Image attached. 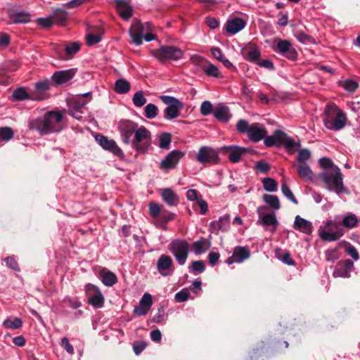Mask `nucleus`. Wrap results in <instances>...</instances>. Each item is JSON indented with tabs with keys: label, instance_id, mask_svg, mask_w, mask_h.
<instances>
[{
	"label": "nucleus",
	"instance_id": "obj_1",
	"mask_svg": "<svg viewBox=\"0 0 360 360\" xmlns=\"http://www.w3.org/2000/svg\"><path fill=\"white\" fill-rule=\"evenodd\" d=\"M319 163L323 171L318 174V179L322 181L329 191H333L338 195L342 193H348V190L343 184V174L340 168L335 165L328 158H321Z\"/></svg>",
	"mask_w": 360,
	"mask_h": 360
},
{
	"label": "nucleus",
	"instance_id": "obj_2",
	"mask_svg": "<svg viewBox=\"0 0 360 360\" xmlns=\"http://www.w3.org/2000/svg\"><path fill=\"white\" fill-rule=\"evenodd\" d=\"M63 116L58 111H50L42 117L32 120L29 122V127L37 131L41 135L59 132L63 128Z\"/></svg>",
	"mask_w": 360,
	"mask_h": 360
},
{
	"label": "nucleus",
	"instance_id": "obj_3",
	"mask_svg": "<svg viewBox=\"0 0 360 360\" xmlns=\"http://www.w3.org/2000/svg\"><path fill=\"white\" fill-rule=\"evenodd\" d=\"M346 114L334 103L328 104L324 110V126L329 130L339 131L347 122Z\"/></svg>",
	"mask_w": 360,
	"mask_h": 360
},
{
	"label": "nucleus",
	"instance_id": "obj_4",
	"mask_svg": "<svg viewBox=\"0 0 360 360\" xmlns=\"http://www.w3.org/2000/svg\"><path fill=\"white\" fill-rule=\"evenodd\" d=\"M150 54L160 62L178 60L184 56L183 51L174 46H162L159 49L150 51Z\"/></svg>",
	"mask_w": 360,
	"mask_h": 360
},
{
	"label": "nucleus",
	"instance_id": "obj_5",
	"mask_svg": "<svg viewBox=\"0 0 360 360\" xmlns=\"http://www.w3.org/2000/svg\"><path fill=\"white\" fill-rule=\"evenodd\" d=\"M151 141V133L145 127H137L134 138L131 141L132 147L139 153L147 152Z\"/></svg>",
	"mask_w": 360,
	"mask_h": 360
},
{
	"label": "nucleus",
	"instance_id": "obj_6",
	"mask_svg": "<svg viewBox=\"0 0 360 360\" xmlns=\"http://www.w3.org/2000/svg\"><path fill=\"white\" fill-rule=\"evenodd\" d=\"M189 248V243L186 240L176 239L169 245V250L181 266L184 265L187 260Z\"/></svg>",
	"mask_w": 360,
	"mask_h": 360
},
{
	"label": "nucleus",
	"instance_id": "obj_7",
	"mask_svg": "<svg viewBox=\"0 0 360 360\" xmlns=\"http://www.w3.org/2000/svg\"><path fill=\"white\" fill-rule=\"evenodd\" d=\"M160 99L167 105L163 112L165 119L173 120L180 115V112L184 108V104L181 101L170 96H161Z\"/></svg>",
	"mask_w": 360,
	"mask_h": 360
},
{
	"label": "nucleus",
	"instance_id": "obj_8",
	"mask_svg": "<svg viewBox=\"0 0 360 360\" xmlns=\"http://www.w3.org/2000/svg\"><path fill=\"white\" fill-rule=\"evenodd\" d=\"M319 233L321 240L325 241L338 240L344 234L340 224L331 221H327L324 228H321Z\"/></svg>",
	"mask_w": 360,
	"mask_h": 360
},
{
	"label": "nucleus",
	"instance_id": "obj_9",
	"mask_svg": "<svg viewBox=\"0 0 360 360\" xmlns=\"http://www.w3.org/2000/svg\"><path fill=\"white\" fill-rule=\"evenodd\" d=\"M272 49L276 53L290 60L295 61L297 59V51L292 43L287 39H276V44L272 46Z\"/></svg>",
	"mask_w": 360,
	"mask_h": 360
},
{
	"label": "nucleus",
	"instance_id": "obj_10",
	"mask_svg": "<svg viewBox=\"0 0 360 360\" xmlns=\"http://www.w3.org/2000/svg\"><path fill=\"white\" fill-rule=\"evenodd\" d=\"M84 290L89 304L96 309L103 307L105 299L101 291L97 286L91 283H88L85 285Z\"/></svg>",
	"mask_w": 360,
	"mask_h": 360
},
{
	"label": "nucleus",
	"instance_id": "obj_11",
	"mask_svg": "<svg viewBox=\"0 0 360 360\" xmlns=\"http://www.w3.org/2000/svg\"><path fill=\"white\" fill-rule=\"evenodd\" d=\"M151 24L150 22L141 23L136 21L130 27L129 34L133 42L139 46L143 42V37L146 32L151 31Z\"/></svg>",
	"mask_w": 360,
	"mask_h": 360
},
{
	"label": "nucleus",
	"instance_id": "obj_12",
	"mask_svg": "<svg viewBox=\"0 0 360 360\" xmlns=\"http://www.w3.org/2000/svg\"><path fill=\"white\" fill-rule=\"evenodd\" d=\"M137 127L138 124L129 120H122L119 122L118 130L124 143H129L130 138L134 134Z\"/></svg>",
	"mask_w": 360,
	"mask_h": 360
},
{
	"label": "nucleus",
	"instance_id": "obj_13",
	"mask_svg": "<svg viewBox=\"0 0 360 360\" xmlns=\"http://www.w3.org/2000/svg\"><path fill=\"white\" fill-rule=\"evenodd\" d=\"M264 207H259L257 208V214L259 215V219L257 221V225H262L265 227H270L269 231L274 233L278 226V221L276 219L275 212L262 214L261 210H264Z\"/></svg>",
	"mask_w": 360,
	"mask_h": 360
},
{
	"label": "nucleus",
	"instance_id": "obj_14",
	"mask_svg": "<svg viewBox=\"0 0 360 360\" xmlns=\"http://www.w3.org/2000/svg\"><path fill=\"white\" fill-rule=\"evenodd\" d=\"M197 160L202 164H217L219 156L217 151L210 147L202 146L197 154Z\"/></svg>",
	"mask_w": 360,
	"mask_h": 360
},
{
	"label": "nucleus",
	"instance_id": "obj_15",
	"mask_svg": "<svg viewBox=\"0 0 360 360\" xmlns=\"http://www.w3.org/2000/svg\"><path fill=\"white\" fill-rule=\"evenodd\" d=\"M96 140L103 149L111 152L120 158H124L122 150L113 139H109L107 136L98 134L96 136Z\"/></svg>",
	"mask_w": 360,
	"mask_h": 360
},
{
	"label": "nucleus",
	"instance_id": "obj_16",
	"mask_svg": "<svg viewBox=\"0 0 360 360\" xmlns=\"http://www.w3.org/2000/svg\"><path fill=\"white\" fill-rule=\"evenodd\" d=\"M183 156L184 153L180 150H174L171 151L161 161L160 165V169L166 170L174 169Z\"/></svg>",
	"mask_w": 360,
	"mask_h": 360
},
{
	"label": "nucleus",
	"instance_id": "obj_17",
	"mask_svg": "<svg viewBox=\"0 0 360 360\" xmlns=\"http://www.w3.org/2000/svg\"><path fill=\"white\" fill-rule=\"evenodd\" d=\"M353 269L354 263L350 259H348L344 261H340L335 267L333 276L335 278H349Z\"/></svg>",
	"mask_w": 360,
	"mask_h": 360
},
{
	"label": "nucleus",
	"instance_id": "obj_18",
	"mask_svg": "<svg viewBox=\"0 0 360 360\" xmlns=\"http://www.w3.org/2000/svg\"><path fill=\"white\" fill-rule=\"evenodd\" d=\"M173 265L174 262L170 256L161 255L157 262V269L162 276H167L174 271Z\"/></svg>",
	"mask_w": 360,
	"mask_h": 360
},
{
	"label": "nucleus",
	"instance_id": "obj_19",
	"mask_svg": "<svg viewBox=\"0 0 360 360\" xmlns=\"http://www.w3.org/2000/svg\"><path fill=\"white\" fill-rule=\"evenodd\" d=\"M250 256V250L246 247L236 246L234 248L233 254L229 257L226 263L228 264H232L233 263H240L248 259Z\"/></svg>",
	"mask_w": 360,
	"mask_h": 360
},
{
	"label": "nucleus",
	"instance_id": "obj_20",
	"mask_svg": "<svg viewBox=\"0 0 360 360\" xmlns=\"http://www.w3.org/2000/svg\"><path fill=\"white\" fill-rule=\"evenodd\" d=\"M75 69L64 70L55 72L51 76V81L56 85H61L71 80L75 75Z\"/></svg>",
	"mask_w": 360,
	"mask_h": 360
},
{
	"label": "nucleus",
	"instance_id": "obj_21",
	"mask_svg": "<svg viewBox=\"0 0 360 360\" xmlns=\"http://www.w3.org/2000/svg\"><path fill=\"white\" fill-rule=\"evenodd\" d=\"M241 54L246 60L253 63H257L261 56L258 47L252 43L246 44L241 49Z\"/></svg>",
	"mask_w": 360,
	"mask_h": 360
},
{
	"label": "nucleus",
	"instance_id": "obj_22",
	"mask_svg": "<svg viewBox=\"0 0 360 360\" xmlns=\"http://www.w3.org/2000/svg\"><path fill=\"white\" fill-rule=\"evenodd\" d=\"M266 134L267 131L265 128L260 127L259 123H252L250 126L248 137L251 141L257 143L262 140Z\"/></svg>",
	"mask_w": 360,
	"mask_h": 360
},
{
	"label": "nucleus",
	"instance_id": "obj_23",
	"mask_svg": "<svg viewBox=\"0 0 360 360\" xmlns=\"http://www.w3.org/2000/svg\"><path fill=\"white\" fill-rule=\"evenodd\" d=\"M230 221L229 214L220 217L218 220L210 223V229L212 233L217 234L219 231H226L229 229Z\"/></svg>",
	"mask_w": 360,
	"mask_h": 360
},
{
	"label": "nucleus",
	"instance_id": "obj_24",
	"mask_svg": "<svg viewBox=\"0 0 360 360\" xmlns=\"http://www.w3.org/2000/svg\"><path fill=\"white\" fill-rule=\"evenodd\" d=\"M79 48V44L77 42H72L66 46H59L56 49V51L60 59L66 60L69 56L76 53Z\"/></svg>",
	"mask_w": 360,
	"mask_h": 360
},
{
	"label": "nucleus",
	"instance_id": "obj_25",
	"mask_svg": "<svg viewBox=\"0 0 360 360\" xmlns=\"http://www.w3.org/2000/svg\"><path fill=\"white\" fill-rule=\"evenodd\" d=\"M116 7L120 15L124 20H129L132 16V7L130 6L131 0H116Z\"/></svg>",
	"mask_w": 360,
	"mask_h": 360
},
{
	"label": "nucleus",
	"instance_id": "obj_26",
	"mask_svg": "<svg viewBox=\"0 0 360 360\" xmlns=\"http://www.w3.org/2000/svg\"><path fill=\"white\" fill-rule=\"evenodd\" d=\"M293 228L305 234H311L313 230V226L311 221L297 215L295 218Z\"/></svg>",
	"mask_w": 360,
	"mask_h": 360
},
{
	"label": "nucleus",
	"instance_id": "obj_27",
	"mask_svg": "<svg viewBox=\"0 0 360 360\" xmlns=\"http://www.w3.org/2000/svg\"><path fill=\"white\" fill-rule=\"evenodd\" d=\"M285 133L281 130H276L271 136L266 135L263 139L264 143L266 147L280 146L282 145L283 138H285Z\"/></svg>",
	"mask_w": 360,
	"mask_h": 360
},
{
	"label": "nucleus",
	"instance_id": "obj_28",
	"mask_svg": "<svg viewBox=\"0 0 360 360\" xmlns=\"http://www.w3.org/2000/svg\"><path fill=\"white\" fill-rule=\"evenodd\" d=\"M213 115L221 122H228L232 117L229 108L222 104H219L214 108Z\"/></svg>",
	"mask_w": 360,
	"mask_h": 360
},
{
	"label": "nucleus",
	"instance_id": "obj_29",
	"mask_svg": "<svg viewBox=\"0 0 360 360\" xmlns=\"http://www.w3.org/2000/svg\"><path fill=\"white\" fill-rule=\"evenodd\" d=\"M245 25L246 22L244 20L240 18H235L227 21L226 30L229 33L235 34L242 30Z\"/></svg>",
	"mask_w": 360,
	"mask_h": 360
},
{
	"label": "nucleus",
	"instance_id": "obj_30",
	"mask_svg": "<svg viewBox=\"0 0 360 360\" xmlns=\"http://www.w3.org/2000/svg\"><path fill=\"white\" fill-rule=\"evenodd\" d=\"M211 247L210 240L201 237L199 240L195 241L192 244V249L194 253L197 255H202L208 250Z\"/></svg>",
	"mask_w": 360,
	"mask_h": 360
},
{
	"label": "nucleus",
	"instance_id": "obj_31",
	"mask_svg": "<svg viewBox=\"0 0 360 360\" xmlns=\"http://www.w3.org/2000/svg\"><path fill=\"white\" fill-rule=\"evenodd\" d=\"M297 172L300 177L306 181L312 180L313 172L307 163H296Z\"/></svg>",
	"mask_w": 360,
	"mask_h": 360
},
{
	"label": "nucleus",
	"instance_id": "obj_32",
	"mask_svg": "<svg viewBox=\"0 0 360 360\" xmlns=\"http://www.w3.org/2000/svg\"><path fill=\"white\" fill-rule=\"evenodd\" d=\"M98 275L102 283L105 286H112L117 281L116 275L112 271H108L105 269L100 270Z\"/></svg>",
	"mask_w": 360,
	"mask_h": 360
},
{
	"label": "nucleus",
	"instance_id": "obj_33",
	"mask_svg": "<svg viewBox=\"0 0 360 360\" xmlns=\"http://www.w3.org/2000/svg\"><path fill=\"white\" fill-rule=\"evenodd\" d=\"M161 195L164 201L169 206H175L179 202V198L177 195L171 188L164 189Z\"/></svg>",
	"mask_w": 360,
	"mask_h": 360
},
{
	"label": "nucleus",
	"instance_id": "obj_34",
	"mask_svg": "<svg viewBox=\"0 0 360 360\" xmlns=\"http://www.w3.org/2000/svg\"><path fill=\"white\" fill-rule=\"evenodd\" d=\"M246 152L245 148L238 146H231L228 148V158L231 162H238L243 154Z\"/></svg>",
	"mask_w": 360,
	"mask_h": 360
},
{
	"label": "nucleus",
	"instance_id": "obj_35",
	"mask_svg": "<svg viewBox=\"0 0 360 360\" xmlns=\"http://www.w3.org/2000/svg\"><path fill=\"white\" fill-rule=\"evenodd\" d=\"M10 20L13 23H27L30 21V15L26 12H15L10 14Z\"/></svg>",
	"mask_w": 360,
	"mask_h": 360
},
{
	"label": "nucleus",
	"instance_id": "obj_36",
	"mask_svg": "<svg viewBox=\"0 0 360 360\" xmlns=\"http://www.w3.org/2000/svg\"><path fill=\"white\" fill-rule=\"evenodd\" d=\"M54 24L64 25L68 19V13L62 9L58 8L53 11L51 15Z\"/></svg>",
	"mask_w": 360,
	"mask_h": 360
},
{
	"label": "nucleus",
	"instance_id": "obj_37",
	"mask_svg": "<svg viewBox=\"0 0 360 360\" xmlns=\"http://www.w3.org/2000/svg\"><path fill=\"white\" fill-rule=\"evenodd\" d=\"M359 219L352 213L347 214L342 221V225L347 229H353L357 226Z\"/></svg>",
	"mask_w": 360,
	"mask_h": 360
},
{
	"label": "nucleus",
	"instance_id": "obj_38",
	"mask_svg": "<svg viewBox=\"0 0 360 360\" xmlns=\"http://www.w3.org/2000/svg\"><path fill=\"white\" fill-rule=\"evenodd\" d=\"M131 85L125 79H119L115 83V91L120 94L127 93L130 90Z\"/></svg>",
	"mask_w": 360,
	"mask_h": 360
},
{
	"label": "nucleus",
	"instance_id": "obj_39",
	"mask_svg": "<svg viewBox=\"0 0 360 360\" xmlns=\"http://www.w3.org/2000/svg\"><path fill=\"white\" fill-rule=\"evenodd\" d=\"M13 135L14 131L11 127H0V143L8 141L13 137Z\"/></svg>",
	"mask_w": 360,
	"mask_h": 360
},
{
	"label": "nucleus",
	"instance_id": "obj_40",
	"mask_svg": "<svg viewBox=\"0 0 360 360\" xmlns=\"http://www.w3.org/2000/svg\"><path fill=\"white\" fill-rule=\"evenodd\" d=\"M263 200L274 210H278L281 207L279 199L276 195L264 194L263 195Z\"/></svg>",
	"mask_w": 360,
	"mask_h": 360
},
{
	"label": "nucleus",
	"instance_id": "obj_41",
	"mask_svg": "<svg viewBox=\"0 0 360 360\" xmlns=\"http://www.w3.org/2000/svg\"><path fill=\"white\" fill-rule=\"evenodd\" d=\"M19 68L17 61L13 60H7L0 65V70L5 72H14Z\"/></svg>",
	"mask_w": 360,
	"mask_h": 360
},
{
	"label": "nucleus",
	"instance_id": "obj_42",
	"mask_svg": "<svg viewBox=\"0 0 360 360\" xmlns=\"http://www.w3.org/2000/svg\"><path fill=\"white\" fill-rule=\"evenodd\" d=\"M22 326V321L20 318H15L13 320L10 319H6L3 322V326L6 328L10 329H18Z\"/></svg>",
	"mask_w": 360,
	"mask_h": 360
},
{
	"label": "nucleus",
	"instance_id": "obj_43",
	"mask_svg": "<svg viewBox=\"0 0 360 360\" xmlns=\"http://www.w3.org/2000/svg\"><path fill=\"white\" fill-rule=\"evenodd\" d=\"M13 97L18 101H25L32 98L24 87L15 89L13 92Z\"/></svg>",
	"mask_w": 360,
	"mask_h": 360
},
{
	"label": "nucleus",
	"instance_id": "obj_44",
	"mask_svg": "<svg viewBox=\"0 0 360 360\" xmlns=\"http://www.w3.org/2000/svg\"><path fill=\"white\" fill-rule=\"evenodd\" d=\"M171 143V134L167 132L161 134L159 136V147L162 149H169Z\"/></svg>",
	"mask_w": 360,
	"mask_h": 360
},
{
	"label": "nucleus",
	"instance_id": "obj_45",
	"mask_svg": "<svg viewBox=\"0 0 360 360\" xmlns=\"http://www.w3.org/2000/svg\"><path fill=\"white\" fill-rule=\"evenodd\" d=\"M262 183L263 187L266 191L274 192L277 190V182L270 177L264 178Z\"/></svg>",
	"mask_w": 360,
	"mask_h": 360
},
{
	"label": "nucleus",
	"instance_id": "obj_46",
	"mask_svg": "<svg viewBox=\"0 0 360 360\" xmlns=\"http://www.w3.org/2000/svg\"><path fill=\"white\" fill-rule=\"evenodd\" d=\"M144 112L146 118L153 119L157 116L158 109L155 104L149 103L145 107Z\"/></svg>",
	"mask_w": 360,
	"mask_h": 360
},
{
	"label": "nucleus",
	"instance_id": "obj_47",
	"mask_svg": "<svg viewBox=\"0 0 360 360\" xmlns=\"http://www.w3.org/2000/svg\"><path fill=\"white\" fill-rule=\"evenodd\" d=\"M133 103L135 106L141 108L146 103V98L143 96V93L141 91H137L133 96Z\"/></svg>",
	"mask_w": 360,
	"mask_h": 360
},
{
	"label": "nucleus",
	"instance_id": "obj_48",
	"mask_svg": "<svg viewBox=\"0 0 360 360\" xmlns=\"http://www.w3.org/2000/svg\"><path fill=\"white\" fill-rule=\"evenodd\" d=\"M295 37L302 44H308L314 41V39L306 34L303 31L297 30L294 34Z\"/></svg>",
	"mask_w": 360,
	"mask_h": 360
},
{
	"label": "nucleus",
	"instance_id": "obj_49",
	"mask_svg": "<svg viewBox=\"0 0 360 360\" xmlns=\"http://www.w3.org/2000/svg\"><path fill=\"white\" fill-rule=\"evenodd\" d=\"M311 153L307 148H302L298 150L297 163H307L306 161L310 159Z\"/></svg>",
	"mask_w": 360,
	"mask_h": 360
},
{
	"label": "nucleus",
	"instance_id": "obj_50",
	"mask_svg": "<svg viewBox=\"0 0 360 360\" xmlns=\"http://www.w3.org/2000/svg\"><path fill=\"white\" fill-rule=\"evenodd\" d=\"M281 191L283 194L289 199L291 202H292L294 204H297L298 202L295 197L294 196L293 193H292L290 188L288 187V186L286 184V183H283L281 185Z\"/></svg>",
	"mask_w": 360,
	"mask_h": 360
},
{
	"label": "nucleus",
	"instance_id": "obj_51",
	"mask_svg": "<svg viewBox=\"0 0 360 360\" xmlns=\"http://www.w3.org/2000/svg\"><path fill=\"white\" fill-rule=\"evenodd\" d=\"M50 89L49 80H43L38 82L34 85V89L38 94H43Z\"/></svg>",
	"mask_w": 360,
	"mask_h": 360
},
{
	"label": "nucleus",
	"instance_id": "obj_52",
	"mask_svg": "<svg viewBox=\"0 0 360 360\" xmlns=\"http://www.w3.org/2000/svg\"><path fill=\"white\" fill-rule=\"evenodd\" d=\"M250 126L249 125V123L247 120H239L238 122H237L236 124V129L238 130V131L240 134H248L249 132V130H250Z\"/></svg>",
	"mask_w": 360,
	"mask_h": 360
},
{
	"label": "nucleus",
	"instance_id": "obj_53",
	"mask_svg": "<svg viewBox=\"0 0 360 360\" xmlns=\"http://www.w3.org/2000/svg\"><path fill=\"white\" fill-rule=\"evenodd\" d=\"M205 269L204 262L202 260L194 261L189 266V271H196L198 273H202Z\"/></svg>",
	"mask_w": 360,
	"mask_h": 360
},
{
	"label": "nucleus",
	"instance_id": "obj_54",
	"mask_svg": "<svg viewBox=\"0 0 360 360\" xmlns=\"http://www.w3.org/2000/svg\"><path fill=\"white\" fill-rule=\"evenodd\" d=\"M282 145H284L288 150H292L297 146H300V142H295L291 137L287 136L285 134V138H283Z\"/></svg>",
	"mask_w": 360,
	"mask_h": 360
},
{
	"label": "nucleus",
	"instance_id": "obj_55",
	"mask_svg": "<svg viewBox=\"0 0 360 360\" xmlns=\"http://www.w3.org/2000/svg\"><path fill=\"white\" fill-rule=\"evenodd\" d=\"M213 106L210 101H205L202 103L200 105V112L202 115L207 116L212 112H213Z\"/></svg>",
	"mask_w": 360,
	"mask_h": 360
},
{
	"label": "nucleus",
	"instance_id": "obj_56",
	"mask_svg": "<svg viewBox=\"0 0 360 360\" xmlns=\"http://www.w3.org/2000/svg\"><path fill=\"white\" fill-rule=\"evenodd\" d=\"M189 290L184 288L175 295V300L178 302H184L188 299Z\"/></svg>",
	"mask_w": 360,
	"mask_h": 360
},
{
	"label": "nucleus",
	"instance_id": "obj_57",
	"mask_svg": "<svg viewBox=\"0 0 360 360\" xmlns=\"http://www.w3.org/2000/svg\"><path fill=\"white\" fill-rule=\"evenodd\" d=\"M204 71L208 76L217 77L219 75V70L217 66L210 63L206 68H204Z\"/></svg>",
	"mask_w": 360,
	"mask_h": 360
},
{
	"label": "nucleus",
	"instance_id": "obj_58",
	"mask_svg": "<svg viewBox=\"0 0 360 360\" xmlns=\"http://www.w3.org/2000/svg\"><path fill=\"white\" fill-rule=\"evenodd\" d=\"M358 86V83L352 79H347L343 84L344 89L349 92L355 91Z\"/></svg>",
	"mask_w": 360,
	"mask_h": 360
},
{
	"label": "nucleus",
	"instance_id": "obj_59",
	"mask_svg": "<svg viewBox=\"0 0 360 360\" xmlns=\"http://www.w3.org/2000/svg\"><path fill=\"white\" fill-rule=\"evenodd\" d=\"M161 212V207L160 205L155 202H150L149 204V212L153 217H157Z\"/></svg>",
	"mask_w": 360,
	"mask_h": 360
},
{
	"label": "nucleus",
	"instance_id": "obj_60",
	"mask_svg": "<svg viewBox=\"0 0 360 360\" xmlns=\"http://www.w3.org/2000/svg\"><path fill=\"white\" fill-rule=\"evenodd\" d=\"M139 304L150 309L153 304L151 295L148 293H145L141 299Z\"/></svg>",
	"mask_w": 360,
	"mask_h": 360
},
{
	"label": "nucleus",
	"instance_id": "obj_61",
	"mask_svg": "<svg viewBox=\"0 0 360 360\" xmlns=\"http://www.w3.org/2000/svg\"><path fill=\"white\" fill-rule=\"evenodd\" d=\"M4 261L6 264V266L8 267H9L10 269L15 271H20V268H19V266H18V262L15 261V259H14V257H7L4 259Z\"/></svg>",
	"mask_w": 360,
	"mask_h": 360
},
{
	"label": "nucleus",
	"instance_id": "obj_62",
	"mask_svg": "<svg viewBox=\"0 0 360 360\" xmlns=\"http://www.w3.org/2000/svg\"><path fill=\"white\" fill-rule=\"evenodd\" d=\"M37 23L38 25H41L42 27L44 28H49L51 27L53 25H54V22L51 17L43 18H40L37 19Z\"/></svg>",
	"mask_w": 360,
	"mask_h": 360
},
{
	"label": "nucleus",
	"instance_id": "obj_63",
	"mask_svg": "<svg viewBox=\"0 0 360 360\" xmlns=\"http://www.w3.org/2000/svg\"><path fill=\"white\" fill-rule=\"evenodd\" d=\"M259 66L267 70H274L275 67L271 60L269 59L257 60L256 63Z\"/></svg>",
	"mask_w": 360,
	"mask_h": 360
},
{
	"label": "nucleus",
	"instance_id": "obj_64",
	"mask_svg": "<svg viewBox=\"0 0 360 360\" xmlns=\"http://www.w3.org/2000/svg\"><path fill=\"white\" fill-rule=\"evenodd\" d=\"M146 343L145 342H135L133 345V349L136 355L140 354L144 349L146 347Z\"/></svg>",
	"mask_w": 360,
	"mask_h": 360
}]
</instances>
